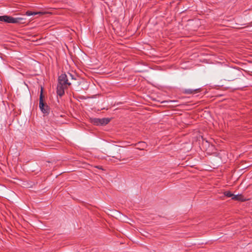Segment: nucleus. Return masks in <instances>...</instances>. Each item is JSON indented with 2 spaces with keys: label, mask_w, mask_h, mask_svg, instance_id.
I'll return each mask as SVG.
<instances>
[{
  "label": "nucleus",
  "mask_w": 252,
  "mask_h": 252,
  "mask_svg": "<svg viewBox=\"0 0 252 252\" xmlns=\"http://www.w3.org/2000/svg\"><path fill=\"white\" fill-rule=\"evenodd\" d=\"M140 144L142 145V146L144 147L145 146V143L144 142H140L139 143Z\"/></svg>",
  "instance_id": "f8f14e48"
},
{
  "label": "nucleus",
  "mask_w": 252,
  "mask_h": 252,
  "mask_svg": "<svg viewBox=\"0 0 252 252\" xmlns=\"http://www.w3.org/2000/svg\"><path fill=\"white\" fill-rule=\"evenodd\" d=\"M69 79L75 80L73 75L71 73L62 74L58 78V83L57 87V93L60 96H62L64 94V90L69 86L71 83Z\"/></svg>",
  "instance_id": "f257e3e1"
},
{
  "label": "nucleus",
  "mask_w": 252,
  "mask_h": 252,
  "mask_svg": "<svg viewBox=\"0 0 252 252\" xmlns=\"http://www.w3.org/2000/svg\"><path fill=\"white\" fill-rule=\"evenodd\" d=\"M26 15L28 16L32 15V12L30 11H27L26 13Z\"/></svg>",
  "instance_id": "9d476101"
},
{
  "label": "nucleus",
  "mask_w": 252,
  "mask_h": 252,
  "mask_svg": "<svg viewBox=\"0 0 252 252\" xmlns=\"http://www.w3.org/2000/svg\"><path fill=\"white\" fill-rule=\"evenodd\" d=\"M243 196L241 195H234L232 199L235 200H242Z\"/></svg>",
  "instance_id": "0eeeda50"
},
{
  "label": "nucleus",
  "mask_w": 252,
  "mask_h": 252,
  "mask_svg": "<svg viewBox=\"0 0 252 252\" xmlns=\"http://www.w3.org/2000/svg\"><path fill=\"white\" fill-rule=\"evenodd\" d=\"M224 195L228 197H233V194L229 191H226L224 192Z\"/></svg>",
  "instance_id": "6e6552de"
},
{
  "label": "nucleus",
  "mask_w": 252,
  "mask_h": 252,
  "mask_svg": "<svg viewBox=\"0 0 252 252\" xmlns=\"http://www.w3.org/2000/svg\"><path fill=\"white\" fill-rule=\"evenodd\" d=\"M23 20L24 18L21 17L13 18L7 15L0 16V21L7 23H18Z\"/></svg>",
  "instance_id": "f03ea898"
},
{
  "label": "nucleus",
  "mask_w": 252,
  "mask_h": 252,
  "mask_svg": "<svg viewBox=\"0 0 252 252\" xmlns=\"http://www.w3.org/2000/svg\"><path fill=\"white\" fill-rule=\"evenodd\" d=\"M32 15H35L37 14H43V13L42 12H32Z\"/></svg>",
  "instance_id": "1a4fd4ad"
},
{
  "label": "nucleus",
  "mask_w": 252,
  "mask_h": 252,
  "mask_svg": "<svg viewBox=\"0 0 252 252\" xmlns=\"http://www.w3.org/2000/svg\"><path fill=\"white\" fill-rule=\"evenodd\" d=\"M199 91V89H185L183 92L186 94H192L194 93H196Z\"/></svg>",
  "instance_id": "423d86ee"
},
{
  "label": "nucleus",
  "mask_w": 252,
  "mask_h": 252,
  "mask_svg": "<svg viewBox=\"0 0 252 252\" xmlns=\"http://www.w3.org/2000/svg\"><path fill=\"white\" fill-rule=\"evenodd\" d=\"M110 119L109 118H94L92 120V122L94 125L97 126H104L110 122Z\"/></svg>",
  "instance_id": "7ed1b4c3"
},
{
  "label": "nucleus",
  "mask_w": 252,
  "mask_h": 252,
  "mask_svg": "<svg viewBox=\"0 0 252 252\" xmlns=\"http://www.w3.org/2000/svg\"><path fill=\"white\" fill-rule=\"evenodd\" d=\"M239 73V70L234 69H230L227 72L229 78L232 80H234L235 78H236V77L238 75Z\"/></svg>",
  "instance_id": "39448f33"
},
{
  "label": "nucleus",
  "mask_w": 252,
  "mask_h": 252,
  "mask_svg": "<svg viewBox=\"0 0 252 252\" xmlns=\"http://www.w3.org/2000/svg\"><path fill=\"white\" fill-rule=\"evenodd\" d=\"M39 108L43 113H48V106H45L43 100V94H42V89H41L40 99H39Z\"/></svg>",
  "instance_id": "20e7f679"
},
{
  "label": "nucleus",
  "mask_w": 252,
  "mask_h": 252,
  "mask_svg": "<svg viewBox=\"0 0 252 252\" xmlns=\"http://www.w3.org/2000/svg\"><path fill=\"white\" fill-rule=\"evenodd\" d=\"M94 168L95 169H99L101 171H103V169L101 167H98V166H95V167H94Z\"/></svg>",
  "instance_id": "9b49d317"
},
{
  "label": "nucleus",
  "mask_w": 252,
  "mask_h": 252,
  "mask_svg": "<svg viewBox=\"0 0 252 252\" xmlns=\"http://www.w3.org/2000/svg\"><path fill=\"white\" fill-rule=\"evenodd\" d=\"M94 172H99V171H97V170H94L93 171Z\"/></svg>",
  "instance_id": "ddd939ff"
}]
</instances>
